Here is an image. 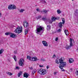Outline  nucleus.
<instances>
[{"label": "nucleus", "instance_id": "nucleus-1", "mask_svg": "<svg viewBox=\"0 0 78 78\" xmlns=\"http://www.w3.org/2000/svg\"><path fill=\"white\" fill-rule=\"evenodd\" d=\"M59 60L60 61V63L59 67L61 69L62 71L64 72L65 70L63 68L66 66V63L65 62H63L64 60V57H62L60 59H59Z\"/></svg>", "mask_w": 78, "mask_h": 78}, {"label": "nucleus", "instance_id": "nucleus-2", "mask_svg": "<svg viewBox=\"0 0 78 78\" xmlns=\"http://www.w3.org/2000/svg\"><path fill=\"white\" fill-rule=\"evenodd\" d=\"M36 33L40 35H41L43 33V28L41 26H38L36 28V29L35 30Z\"/></svg>", "mask_w": 78, "mask_h": 78}, {"label": "nucleus", "instance_id": "nucleus-3", "mask_svg": "<svg viewBox=\"0 0 78 78\" xmlns=\"http://www.w3.org/2000/svg\"><path fill=\"white\" fill-rule=\"evenodd\" d=\"M14 32L16 33H18V34H20V33L22 32V27L21 28L19 26L16 27V29L14 30Z\"/></svg>", "mask_w": 78, "mask_h": 78}, {"label": "nucleus", "instance_id": "nucleus-4", "mask_svg": "<svg viewBox=\"0 0 78 78\" xmlns=\"http://www.w3.org/2000/svg\"><path fill=\"white\" fill-rule=\"evenodd\" d=\"M47 70L43 69H41L37 73L40 74V75H44L47 73Z\"/></svg>", "mask_w": 78, "mask_h": 78}, {"label": "nucleus", "instance_id": "nucleus-5", "mask_svg": "<svg viewBox=\"0 0 78 78\" xmlns=\"http://www.w3.org/2000/svg\"><path fill=\"white\" fill-rule=\"evenodd\" d=\"M8 8L9 9L11 10L16 9L17 8L16 7V5L12 4L10 5L9 6Z\"/></svg>", "mask_w": 78, "mask_h": 78}, {"label": "nucleus", "instance_id": "nucleus-6", "mask_svg": "<svg viewBox=\"0 0 78 78\" xmlns=\"http://www.w3.org/2000/svg\"><path fill=\"white\" fill-rule=\"evenodd\" d=\"M24 62V59L23 58H21L19 62V65L21 66H23L24 64H23V62Z\"/></svg>", "mask_w": 78, "mask_h": 78}, {"label": "nucleus", "instance_id": "nucleus-7", "mask_svg": "<svg viewBox=\"0 0 78 78\" xmlns=\"http://www.w3.org/2000/svg\"><path fill=\"white\" fill-rule=\"evenodd\" d=\"M23 25L25 28H29V24L27 21H25L23 22Z\"/></svg>", "mask_w": 78, "mask_h": 78}, {"label": "nucleus", "instance_id": "nucleus-8", "mask_svg": "<svg viewBox=\"0 0 78 78\" xmlns=\"http://www.w3.org/2000/svg\"><path fill=\"white\" fill-rule=\"evenodd\" d=\"M59 18L58 17V18H56L55 17H52L51 19L52 22L55 21L56 20H59Z\"/></svg>", "mask_w": 78, "mask_h": 78}, {"label": "nucleus", "instance_id": "nucleus-9", "mask_svg": "<svg viewBox=\"0 0 78 78\" xmlns=\"http://www.w3.org/2000/svg\"><path fill=\"white\" fill-rule=\"evenodd\" d=\"M10 37H12V38H15L16 35L13 33H11L10 35Z\"/></svg>", "mask_w": 78, "mask_h": 78}, {"label": "nucleus", "instance_id": "nucleus-10", "mask_svg": "<svg viewBox=\"0 0 78 78\" xmlns=\"http://www.w3.org/2000/svg\"><path fill=\"white\" fill-rule=\"evenodd\" d=\"M42 43L44 47H48V44L46 41H42Z\"/></svg>", "mask_w": 78, "mask_h": 78}, {"label": "nucleus", "instance_id": "nucleus-11", "mask_svg": "<svg viewBox=\"0 0 78 78\" xmlns=\"http://www.w3.org/2000/svg\"><path fill=\"white\" fill-rule=\"evenodd\" d=\"M29 76V74L27 73H25L23 74V77L25 78H28Z\"/></svg>", "mask_w": 78, "mask_h": 78}, {"label": "nucleus", "instance_id": "nucleus-12", "mask_svg": "<svg viewBox=\"0 0 78 78\" xmlns=\"http://www.w3.org/2000/svg\"><path fill=\"white\" fill-rule=\"evenodd\" d=\"M37 60V59L36 57H32L31 58V61H35Z\"/></svg>", "mask_w": 78, "mask_h": 78}, {"label": "nucleus", "instance_id": "nucleus-13", "mask_svg": "<svg viewBox=\"0 0 78 78\" xmlns=\"http://www.w3.org/2000/svg\"><path fill=\"white\" fill-rule=\"evenodd\" d=\"M70 47H73V44H72V38H70Z\"/></svg>", "mask_w": 78, "mask_h": 78}, {"label": "nucleus", "instance_id": "nucleus-14", "mask_svg": "<svg viewBox=\"0 0 78 78\" xmlns=\"http://www.w3.org/2000/svg\"><path fill=\"white\" fill-rule=\"evenodd\" d=\"M58 25H59V28H62V26H63L62 25V22H60L58 24Z\"/></svg>", "mask_w": 78, "mask_h": 78}, {"label": "nucleus", "instance_id": "nucleus-15", "mask_svg": "<svg viewBox=\"0 0 78 78\" xmlns=\"http://www.w3.org/2000/svg\"><path fill=\"white\" fill-rule=\"evenodd\" d=\"M48 11V10H46L45 9H43L42 10L41 12H45L44 14H46V13H47Z\"/></svg>", "mask_w": 78, "mask_h": 78}, {"label": "nucleus", "instance_id": "nucleus-16", "mask_svg": "<svg viewBox=\"0 0 78 78\" xmlns=\"http://www.w3.org/2000/svg\"><path fill=\"white\" fill-rule=\"evenodd\" d=\"M51 28V26H50V25H49L47 26V30H50Z\"/></svg>", "mask_w": 78, "mask_h": 78}, {"label": "nucleus", "instance_id": "nucleus-17", "mask_svg": "<svg viewBox=\"0 0 78 78\" xmlns=\"http://www.w3.org/2000/svg\"><path fill=\"white\" fill-rule=\"evenodd\" d=\"M73 62V58H70L69 60V63H72Z\"/></svg>", "mask_w": 78, "mask_h": 78}, {"label": "nucleus", "instance_id": "nucleus-18", "mask_svg": "<svg viewBox=\"0 0 78 78\" xmlns=\"http://www.w3.org/2000/svg\"><path fill=\"white\" fill-rule=\"evenodd\" d=\"M41 2L43 3V4H45V3H46V1H45V0H41Z\"/></svg>", "mask_w": 78, "mask_h": 78}, {"label": "nucleus", "instance_id": "nucleus-19", "mask_svg": "<svg viewBox=\"0 0 78 78\" xmlns=\"http://www.w3.org/2000/svg\"><path fill=\"white\" fill-rule=\"evenodd\" d=\"M22 74V72L20 71V73H19L18 74V77H20V76Z\"/></svg>", "mask_w": 78, "mask_h": 78}, {"label": "nucleus", "instance_id": "nucleus-20", "mask_svg": "<svg viewBox=\"0 0 78 78\" xmlns=\"http://www.w3.org/2000/svg\"><path fill=\"white\" fill-rule=\"evenodd\" d=\"M75 14L76 16L78 15V10L76 9L75 11Z\"/></svg>", "mask_w": 78, "mask_h": 78}, {"label": "nucleus", "instance_id": "nucleus-21", "mask_svg": "<svg viewBox=\"0 0 78 78\" xmlns=\"http://www.w3.org/2000/svg\"><path fill=\"white\" fill-rule=\"evenodd\" d=\"M28 29H27L25 30V35H27V34L28 33Z\"/></svg>", "mask_w": 78, "mask_h": 78}, {"label": "nucleus", "instance_id": "nucleus-22", "mask_svg": "<svg viewBox=\"0 0 78 78\" xmlns=\"http://www.w3.org/2000/svg\"><path fill=\"white\" fill-rule=\"evenodd\" d=\"M41 17L42 16H38L37 17H36V18L37 20H38V19H41Z\"/></svg>", "mask_w": 78, "mask_h": 78}, {"label": "nucleus", "instance_id": "nucleus-23", "mask_svg": "<svg viewBox=\"0 0 78 78\" xmlns=\"http://www.w3.org/2000/svg\"><path fill=\"white\" fill-rule=\"evenodd\" d=\"M27 59H29L30 61H31V57L27 56Z\"/></svg>", "mask_w": 78, "mask_h": 78}, {"label": "nucleus", "instance_id": "nucleus-24", "mask_svg": "<svg viewBox=\"0 0 78 78\" xmlns=\"http://www.w3.org/2000/svg\"><path fill=\"white\" fill-rule=\"evenodd\" d=\"M57 12L58 14H60V13H61V10H60V9H58L57 10Z\"/></svg>", "mask_w": 78, "mask_h": 78}, {"label": "nucleus", "instance_id": "nucleus-25", "mask_svg": "<svg viewBox=\"0 0 78 78\" xmlns=\"http://www.w3.org/2000/svg\"><path fill=\"white\" fill-rule=\"evenodd\" d=\"M70 46H69L67 45L66 46V48L67 50H69V49H70Z\"/></svg>", "mask_w": 78, "mask_h": 78}, {"label": "nucleus", "instance_id": "nucleus-26", "mask_svg": "<svg viewBox=\"0 0 78 78\" xmlns=\"http://www.w3.org/2000/svg\"><path fill=\"white\" fill-rule=\"evenodd\" d=\"M4 50H3V49H2L0 50V55L2 54V53L3 52Z\"/></svg>", "mask_w": 78, "mask_h": 78}, {"label": "nucleus", "instance_id": "nucleus-27", "mask_svg": "<svg viewBox=\"0 0 78 78\" xmlns=\"http://www.w3.org/2000/svg\"><path fill=\"white\" fill-rule=\"evenodd\" d=\"M13 58L14 59L15 61L16 62V61H17V58H16V55L13 56Z\"/></svg>", "mask_w": 78, "mask_h": 78}, {"label": "nucleus", "instance_id": "nucleus-28", "mask_svg": "<svg viewBox=\"0 0 78 78\" xmlns=\"http://www.w3.org/2000/svg\"><path fill=\"white\" fill-rule=\"evenodd\" d=\"M11 34V33L10 32H7L5 34V35L6 36H8V35H10Z\"/></svg>", "mask_w": 78, "mask_h": 78}, {"label": "nucleus", "instance_id": "nucleus-29", "mask_svg": "<svg viewBox=\"0 0 78 78\" xmlns=\"http://www.w3.org/2000/svg\"><path fill=\"white\" fill-rule=\"evenodd\" d=\"M7 74V75H10L11 76L12 75V73L9 72H7L6 73Z\"/></svg>", "mask_w": 78, "mask_h": 78}, {"label": "nucleus", "instance_id": "nucleus-30", "mask_svg": "<svg viewBox=\"0 0 78 78\" xmlns=\"http://www.w3.org/2000/svg\"><path fill=\"white\" fill-rule=\"evenodd\" d=\"M62 20L63 22L62 23L63 24H64V23H65V20L64 19V18H62Z\"/></svg>", "mask_w": 78, "mask_h": 78}, {"label": "nucleus", "instance_id": "nucleus-31", "mask_svg": "<svg viewBox=\"0 0 78 78\" xmlns=\"http://www.w3.org/2000/svg\"><path fill=\"white\" fill-rule=\"evenodd\" d=\"M65 33L66 35L67 36V33H68V30H65Z\"/></svg>", "mask_w": 78, "mask_h": 78}, {"label": "nucleus", "instance_id": "nucleus-32", "mask_svg": "<svg viewBox=\"0 0 78 78\" xmlns=\"http://www.w3.org/2000/svg\"><path fill=\"white\" fill-rule=\"evenodd\" d=\"M25 11L24 9H21L20 11V12H23V11Z\"/></svg>", "mask_w": 78, "mask_h": 78}, {"label": "nucleus", "instance_id": "nucleus-33", "mask_svg": "<svg viewBox=\"0 0 78 78\" xmlns=\"http://www.w3.org/2000/svg\"><path fill=\"white\" fill-rule=\"evenodd\" d=\"M59 62H58V60L56 59L55 60V62L56 63H57L58 64H59V63H60V61H59Z\"/></svg>", "mask_w": 78, "mask_h": 78}, {"label": "nucleus", "instance_id": "nucleus-34", "mask_svg": "<svg viewBox=\"0 0 78 78\" xmlns=\"http://www.w3.org/2000/svg\"><path fill=\"white\" fill-rule=\"evenodd\" d=\"M42 20H43V21H45V20H46V19L45 18H43L41 19Z\"/></svg>", "mask_w": 78, "mask_h": 78}, {"label": "nucleus", "instance_id": "nucleus-35", "mask_svg": "<svg viewBox=\"0 0 78 78\" xmlns=\"http://www.w3.org/2000/svg\"><path fill=\"white\" fill-rule=\"evenodd\" d=\"M41 61H45V60L44 58H41Z\"/></svg>", "mask_w": 78, "mask_h": 78}, {"label": "nucleus", "instance_id": "nucleus-36", "mask_svg": "<svg viewBox=\"0 0 78 78\" xmlns=\"http://www.w3.org/2000/svg\"><path fill=\"white\" fill-rule=\"evenodd\" d=\"M16 69H18V70L19 69H20V68L18 66H17L16 67Z\"/></svg>", "mask_w": 78, "mask_h": 78}, {"label": "nucleus", "instance_id": "nucleus-37", "mask_svg": "<svg viewBox=\"0 0 78 78\" xmlns=\"http://www.w3.org/2000/svg\"><path fill=\"white\" fill-rule=\"evenodd\" d=\"M61 31V29H59L57 30L58 32H60Z\"/></svg>", "mask_w": 78, "mask_h": 78}, {"label": "nucleus", "instance_id": "nucleus-38", "mask_svg": "<svg viewBox=\"0 0 78 78\" xmlns=\"http://www.w3.org/2000/svg\"><path fill=\"white\" fill-rule=\"evenodd\" d=\"M36 73V71H33L32 72V74L34 75V73Z\"/></svg>", "mask_w": 78, "mask_h": 78}, {"label": "nucleus", "instance_id": "nucleus-39", "mask_svg": "<svg viewBox=\"0 0 78 78\" xmlns=\"http://www.w3.org/2000/svg\"><path fill=\"white\" fill-rule=\"evenodd\" d=\"M55 57L56 55H54L52 56V58H55Z\"/></svg>", "mask_w": 78, "mask_h": 78}, {"label": "nucleus", "instance_id": "nucleus-40", "mask_svg": "<svg viewBox=\"0 0 78 78\" xmlns=\"http://www.w3.org/2000/svg\"><path fill=\"white\" fill-rule=\"evenodd\" d=\"M76 75H78V71H76Z\"/></svg>", "mask_w": 78, "mask_h": 78}, {"label": "nucleus", "instance_id": "nucleus-41", "mask_svg": "<svg viewBox=\"0 0 78 78\" xmlns=\"http://www.w3.org/2000/svg\"><path fill=\"white\" fill-rule=\"evenodd\" d=\"M48 22L49 23H52V21L51 20H49Z\"/></svg>", "mask_w": 78, "mask_h": 78}, {"label": "nucleus", "instance_id": "nucleus-42", "mask_svg": "<svg viewBox=\"0 0 78 78\" xmlns=\"http://www.w3.org/2000/svg\"><path fill=\"white\" fill-rule=\"evenodd\" d=\"M39 67H44V66L40 65H39Z\"/></svg>", "mask_w": 78, "mask_h": 78}, {"label": "nucleus", "instance_id": "nucleus-43", "mask_svg": "<svg viewBox=\"0 0 78 78\" xmlns=\"http://www.w3.org/2000/svg\"><path fill=\"white\" fill-rule=\"evenodd\" d=\"M36 10L37 11H38L39 12H40V10L39 9H36Z\"/></svg>", "mask_w": 78, "mask_h": 78}, {"label": "nucleus", "instance_id": "nucleus-44", "mask_svg": "<svg viewBox=\"0 0 78 78\" xmlns=\"http://www.w3.org/2000/svg\"><path fill=\"white\" fill-rule=\"evenodd\" d=\"M55 41H58V37H56L55 39Z\"/></svg>", "mask_w": 78, "mask_h": 78}, {"label": "nucleus", "instance_id": "nucleus-45", "mask_svg": "<svg viewBox=\"0 0 78 78\" xmlns=\"http://www.w3.org/2000/svg\"><path fill=\"white\" fill-rule=\"evenodd\" d=\"M14 53H15V54H16V53H17V52L16 51H14Z\"/></svg>", "mask_w": 78, "mask_h": 78}, {"label": "nucleus", "instance_id": "nucleus-46", "mask_svg": "<svg viewBox=\"0 0 78 78\" xmlns=\"http://www.w3.org/2000/svg\"><path fill=\"white\" fill-rule=\"evenodd\" d=\"M2 16V13H1V12L0 11V17H1Z\"/></svg>", "mask_w": 78, "mask_h": 78}, {"label": "nucleus", "instance_id": "nucleus-47", "mask_svg": "<svg viewBox=\"0 0 78 78\" xmlns=\"http://www.w3.org/2000/svg\"><path fill=\"white\" fill-rule=\"evenodd\" d=\"M30 70H32L33 69V68H32V67H31L30 68Z\"/></svg>", "mask_w": 78, "mask_h": 78}, {"label": "nucleus", "instance_id": "nucleus-48", "mask_svg": "<svg viewBox=\"0 0 78 78\" xmlns=\"http://www.w3.org/2000/svg\"><path fill=\"white\" fill-rule=\"evenodd\" d=\"M49 67H48V66H47V69H48Z\"/></svg>", "mask_w": 78, "mask_h": 78}, {"label": "nucleus", "instance_id": "nucleus-49", "mask_svg": "<svg viewBox=\"0 0 78 78\" xmlns=\"http://www.w3.org/2000/svg\"><path fill=\"white\" fill-rule=\"evenodd\" d=\"M67 33V35H68V34H69V32H67V33Z\"/></svg>", "mask_w": 78, "mask_h": 78}, {"label": "nucleus", "instance_id": "nucleus-50", "mask_svg": "<svg viewBox=\"0 0 78 78\" xmlns=\"http://www.w3.org/2000/svg\"><path fill=\"white\" fill-rule=\"evenodd\" d=\"M54 74H56V73L55 72H54Z\"/></svg>", "mask_w": 78, "mask_h": 78}, {"label": "nucleus", "instance_id": "nucleus-51", "mask_svg": "<svg viewBox=\"0 0 78 78\" xmlns=\"http://www.w3.org/2000/svg\"><path fill=\"white\" fill-rule=\"evenodd\" d=\"M70 70H72V68L70 69Z\"/></svg>", "mask_w": 78, "mask_h": 78}, {"label": "nucleus", "instance_id": "nucleus-52", "mask_svg": "<svg viewBox=\"0 0 78 78\" xmlns=\"http://www.w3.org/2000/svg\"><path fill=\"white\" fill-rule=\"evenodd\" d=\"M72 1H73V0H72Z\"/></svg>", "mask_w": 78, "mask_h": 78}]
</instances>
